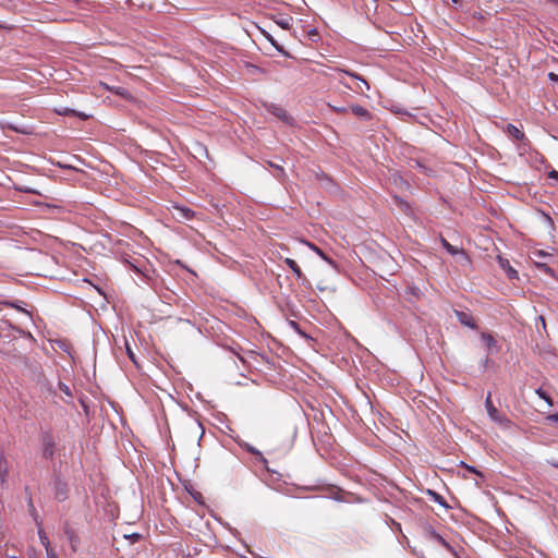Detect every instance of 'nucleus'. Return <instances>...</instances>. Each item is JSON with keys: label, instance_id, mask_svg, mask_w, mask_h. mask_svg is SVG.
Masks as SVG:
<instances>
[{"label": "nucleus", "instance_id": "f03ea898", "mask_svg": "<svg viewBox=\"0 0 558 558\" xmlns=\"http://www.w3.org/2000/svg\"><path fill=\"white\" fill-rule=\"evenodd\" d=\"M485 408L492 421L504 427L510 426V421L505 415H502L493 404L490 393H488V396L486 397Z\"/></svg>", "mask_w": 558, "mask_h": 558}, {"label": "nucleus", "instance_id": "423d86ee", "mask_svg": "<svg viewBox=\"0 0 558 558\" xmlns=\"http://www.w3.org/2000/svg\"><path fill=\"white\" fill-rule=\"evenodd\" d=\"M533 260L535 265L542 269L546 274H551L553 270L550 267L546 265V263L541 262V259L549 257V254L544 251H534L533 253Z\"/></svg>", "mask_w": 558, "mask_h": 558}, {"label": "nucleus", "instance_id": "c85d7f7f", "mask_svg": "<svg viewBox=\"0 0 558 558\" xmlns=\"http://www.w3.org/2000/svg\"><path fill=\"white\" fill-rule=\"evenodd\" d=\"M547 421H549L553 424L558 425V414H551L547 416Z\"/></svg>", "mask_w": 558, "mask_h": 558}, {"label": "nucleus", "instance_id": "6e6552de", "mask_svg": "<svg viewBox=\"0 0 558 558\" xmlns=\"http://www.w3.org/2000/svg\"><path fill=\"white\" fill-rule=\"evenodd\" d=\"M456 316H457L458 320L460 322V324H462L466 327H470L472 329L476 328V324H475L473 317L469 313H465L463 311H456Z\"/></svg>", "mask_w": 558, "mask_h": 558}, {"label": "nucleus", "instance_id": "4468645a", "mask_svg": "<svg viewBox=\"0 0 558 558\" xmlns=\"http://www.w3.org/2000/svg\"><path fill=\"white\" fill-rule=\"evenodd\" d=\"M263 34H264V36L266 37V39H267V40H268V41H269V43H270V44L276 48V50H277V51H279L280 53H282V54H283V56H286V57H290L289 52H288V51H286V50L283 49V47H282V46H280V45L276 41V39H275V38H274L269 33H267V32L263 31Z\"/></svg>", "mask_w": 558, "mask_h": 558}, {"label": "nucleus", "instance_id": "c9c22d12", "mask_svg": "<svg viewBox=\"0 0 558 558\" xmlns=\"http://www.w3.org/2000/svg\"><path fill=\"white\" fill-rule=\"evenodd\" d=\"M549 177H550V178L558 179V172L554 170V171H551V172L549 173Z\"/></svg>", "mask_w": 558, "mask_h": 558}, {"label": "nucleus", "instance_id": "e433bc0d", "mask_svg": "<svg viewBox=\"0 0 558 558\" xmlns=\"http://www.w3.org/2000/svg\"><path fill=\"white\" fill-rule=\"evenodd\" d=\"M488 362H489V360H488V357L486 356V357H485V360H484V362H483V366H484V367H486V366H487V364H488Z\"/></svg>", "mask_w": 558, "mask_h": 558}, {"label": "nucleus", "instance_id": "4c0bfd02", "mask_svg": "<svg viewBox=\"0 0 558 558\" xmlns=\"http://www.w3.org/2000/svg\"><path fill=\"white\" fill-rule=\"evenodd\" d=\"M550 1L558 5V0H550Z\"/></svg>", "mask_w": 558, "mask_h": 558}, {"label": "nucleus", "instance_id": "aec40b11", "mask_svg": "<svg viewBox=\"0 0 558 558\" xmlns=\"http://www.w3.org/2000/svg\"><path fill=\"white\" fill-rule=\"evenodd\" d=\"M38 536H39L40 542H41V544H43V546H44V547H49V546H51V545H50V542H49V539H48V537H47V535H46V533H45V531H44L43 529H39V530H38Z\"/></svg>", "mask_w": 558, "mask_h": 558}, {"label": "nucleus", "instance_id": "f8f14e48", "mask_svg": "<svg viewBox=\"0 0 558 558\" xmlns=\"http://www.w3.org/2000/svg\"><path fill=\"white\" fill-rule=\"evenodd\" d=\"M440 243L442 245V247L452 256L457 255V254H461L463 256H465V253L462 248H458L453 245H451L445 238L440 236Z\"/></svg>", "mask_w": 558, "mask_h": 558}, {"label": "nucleus", "instance_id": "58836bf2", "mask_svg": "<svg viewBox=\"0 0 558 558\" xmlns=\"http://www.w3.org/2000/svg\"><path fill=\"white\" fill-rule=\"evenodd\" d=\"M539 319H541V320L543 322V324L545 325V319H544V317H542V316H541V317H539Z\"/></svg>", "mask_w": 558, "mask_h": 558}, {"label": "nucleus", "instance_id": "f257e3e1", "mask_svg": "<svg viewBox=\"0 0 558 558\" xmlns=\"http://www.w3.org/2000/svg\"><path fill=\"white\" fill-rule=\"evenodd\" d=\"M41 452L45 459H53L57 441L51 432H43L40 435Z\"/></svg>", "mask_w": 558, "mask_h": 558}, {"label": "nucleus", "instance_id": "5701e85b", "mask_svg": "<svg viewBox=\"0 0 558 558\" xmlns=\"http://www.w3.org/2000/svg\"><path fill=\"white\" fill-rule=\"evenodd\" d=\"M328 107L336 113H347L349 110L347 107H338L331 104H328Z\"/></svg>", "mask_w": 558, "mask_h": 558}, {"label": "nucleus", "instance_id": "2eb2a0df", "mask_svg": "<svg viewBox=\"0 0 558 558\" xmlns=\"http://www.w3.org/2000/svg\"><path fill=\"white\" fill-rule=\"evenodd\" d=\"M105 88L111 93H114L116 95H119L123 98H128L130 97V93L128 92V89H125L124 87H121V86H109L107 84H104Z\"/></svg>", "mask_w": 558, "mask_h": 558}, {"label": "nucleus", "instance_id": "b1692460", "mask_svg": "<svg viewBox=\"0 0 558 558\" xmlns=\"http://www.w3.org/2000/svg\"><path fill=\"white\" fill-rule=\"evenodd\" d=\"M59 389L66 396L71 397L72 396V392H71V389L68 385H65L64 383H59Z\"/></svg>", "mask_w": 558, "mask_h": 558}, {"label": "nucleus", "instance_id": "9d476101", "mask_svg": "<svg viewBox=\"0 0 558 558\" xmlns=\"http://www.w3.org/2000/svg\"><path fill=\"white\" fill-rule=\"evenodd\" d=\"M506 132L509 136H511L515 141H524L525 140L524 133L513 124H508L506 126Z\"/></svg>", "mask_w": 558, "mask_h": 558}, {"label": "nucleus", "instance_id": "a19ab883", "mask_svg": "<svg viewBox=\"0 0 558 558\" xmlns=\"http://www.w3.org/2000/svg\"><path fill=\"white\" fill-rule=\"evenodd\" d=\"M453 2H458V0H452Z\"/></svg>", "mask_w": 558, "mask_h": 558}, {"label": "nucleus", "instance_id": "6ab92c4d", "mask_svg": "<svg viewBox=\"0 0 558 558\" xmlns=\"http://www.w3.org/2000/svg\"><path fill=\"white\" fill-rule=\"evenodd\" d=\"M289 325L290 327L295 331L298 332L301 337L305 338V339H310V337L306 335V332H304L301 328H300V325L294 322V320H290L289 322Z\"/></svg>", "mask_w": 558, "mask_h": 558}, {"label": "nucleus", "instance_id": "f3484780", "mask_svg": "<svg viewBox=\"0 0 558 558\" xmlns=\"http://www.w3.org/2000/svg\"><path fill=\"white\" fill-rule=\"evenodd\" d=\"M174 209L177 210L178 216L180 218L190 220L194 216V211L192 209L187 208V207H180V206H178V207H174Z\"/></svg>", "mask_w": 558, "mask_h": 558}, {"label": "nucleus", "instance_id": "f704fd0d", "mask_svg": "<svg viewBox=\"0 0 558 558\" xmlns=\"http://www.w3.org/2000/svg\"><path fill=\"white\" fill-rule=\"evenodd\" d=\"M66 534L69 535V538H70V541H71V543H72V545H73V548L75 549V547H74V538H73V534H72V533H70V531H66Z\"/></svg>", "mask_w": 558, "mask_h": 558}, {"label": "nucleus", "instance_id": "393cba45", "mask_svg": "<svg viewBox=\"0 0 558 558\" xmlns=\"http://www.w3.org/2000/svg\"><path fill=\"white\" fill-rule=\"evenodd\" d=\"M247 68L251 70V73H264V70L254 64H247Z\"/></svg>", "mask_w": 558, "mask_h": 558}, {"label": "nucleus", "instance_id": "cd10ccee", "mask_svg": "<svg viewBox=\"0 0 558 558\" xmlns=\"http://www.w3.org/2000/svg\"><path fill=\"white\" fill-rule=\"evenodd\" d=\"M57 112L59 114H65V116H70V114H74L75 111L73 109H69V108H64L63 110H57Z\"/></svg>", "mask_w": 558, "mask_h": 558}, {"label": "nucleus", "instance_id": "20e7f679", "mask_svg": "<svg viewBox=\"0 0 558 558\" xmlns=\"http://www.w3.org/2000/svg\"><path fill=\"white\" fill-rule=\"evenodd\" d=\"M266 109L269 113L280 119L283 123L293 125L294 119L282 107L270 104L266 106Z\"/></svg>", "mask_w": 558, "mask_h": 558}, {"label": "nucleus", "instance_id": "ea45409f", "mask_svg": "<svg viewBox=\"0 0 558 558\" xmlns=\"http://www.w3.org/2000/svg\"><path fill=\"white\" fill-rule=\"evenodd\" d=\"M553 465L558 469V463H553Z\"/></svg>", "mask_w": 558, "mask_h": 558}, {"label": "nucleus", "instance_id": "7ed1b4c3", "mask_svg": "<svg viewBox=\"0 0 558 558\" xmlns=\"http://www.w3.org/2000/svg\"><path fill=\"white\" fill-rule=\"evenodd\" d=\"M338 73L340 74H345L352 78H355L360 83L356 84L355 87H352L350 85H348L347 83H344L341 78H339V82L340 84H342L343 86L350 88V89H353L355 90L356 93H364L365 90H368L369 89V85L368 83L366 82L365 78H363L361 75H359L357 73L355 72H352V71H349V70H343V69H337L336 70Z\"/></svg>", "mask_w": 558, "mask_h": 558}, {"label": "nucleus", "instance_id": "39448f33", "mask_svg": "<svg viewBox=\"0 0 558 558\" xmlns=\"http://www.w3.org/2000/svg\"><path fill=\"white\" fill-rule=\"evenodd\" d=\"M284 263L293 271L295 277L302 282L303 286H306V287L310 286L308 279L304 276V274L302 272L301 268L299 267V265L296 264V262L294 259L286 258Z\"/></svg>", "mask_w": 558, "mask_h": 558}, {"label": "nucleus", "instance_id": "72a5a7b5", "mask_svg": "<svg viewBox=\"0 0 558 558\" xmlns=\"http://www.w3.org/2000/svg\"><path fill=\"white\" fill-rule=\"evenodd\" d=\"M247 450H248L250 452H252L253 454H258V456H260V452H259L258 450H256L255 448L251 447V446H250V447H247Z\"/></svg>", "mask_w": 558, "mask_h": 558}, {"label": "nucleus", "instance_id": "ddd939ff", "mask_svg": "<svg viewBox=\"0 0 558 558\" xmlns=\"http://www.w3.org/2000/svg\"><path fill=\"white\" fill-rule=\"evenodd\" d=\"M484 344L486 345L488 353H492L493 349L497 347V341L490 333L483 332L481 336Z\"/></svg>", "mask_w": 558, "mask_h": 558}, {"label": "nucleus", "instance_id": "412c9836", "mask_svg": "<svg viewBox=\"0 0 558 558\" xmlns=\"http://www.w3.org/2000/svg\"><path fill=\"white\" fill-rule=\"evenodd\" d=\"M310 246H311V247H312V248H313V250H314V251H315V252H316V253H317V254H318L323 259H325L327 263H329L330 265H332V264H333V262H332L330 258H328V257L325 255V253H324L320 248H318L316 245H314V244H310Z\"/></svg>", "mask_w": 558, "mask_h": 558}, {"label": "nucleus", "instance_id": "a878e982", "mask_svg": "<svg viewBox=\"0 0 558 558\" xmlns=\"http://www.w3.org/2000/svg\"><path fill=\"white\" fill-rule=\"evenodd\" d=\"M536 392H537V395H538L542 399H544L546 402H548L549 404H551V400H550V398L546 395V392H545V391H543L542 389H538Z\"/></svg>", "mask_w": 558, "mask_h": 558}, {"label": "nucleus", "instance_id": "1a4fd4ad", "mask_svg": "<svg viewBox=\"0 0 558 558\" xmlns=\"http://www.w3.org/2000/svg\"><path fill=\"white\" fill-rule=\"evenodd\" d=\"M350 110L352 111L353 114L363 120H369L372 118L371 112L360 105L350 106Z\"/></svg>", "mask_w": 558, "mask_h": 558}, {"label": "nucleus", "instance_id": "dca6fc26", "mask_svg": "<svg viewBox=\"0 0 558 558\" xmlns=\"http://www.w3.org/2000/svg\"><path fill=\"white\" fill-rule=\"evenodd\" d=\"M427 495L435 501L437 502L438 505H440L441 507L448 509L450 508L449 505L446 502L445 498L439 495L438 493L432 490V489H428L427 490Z\"/></svg>", "mask_w": 558, "mask_h": 558}, {"label": "nucleus", "instance_id": "2f4dec72", "mask_svg": "<svg viewBox=\"0 0 558 558\" xmlns=\"http://www.w3.org/2000/svg\"><path fill=\"white\" fill-rule=\"evenodd\" d=\"M465 468H466L469 471H471V472H473V473H475V474H477V475L482 476V474H481V473H480V472H478L474 466H470V465H466V464H465Z\"/></svg>", "mask_w": 558, "mask_h": 558}, {"label": "nucleus", "instance_id": "0eeeda50", "mask_svg": "<svg viewBox=\"0 0 558 558\" xmlns=\"http://www.w3.org/2000/svg\"><path fill=\"white\" fill-rule=\"evenodd\" d=\"M274 22L282 29H290L293 19L288 14H276L272 17Z\"/></svg>", "mask_w": 558, "mask_h": 558}, {"label": "nucleus", "instance_id": "7c9ffc66", "mask_svg": "<svg viewBox=\"0 0 558 558\" xmlns=\"http://www.w3.org/2000/svg\"><path fill=\"white\" fill-rule=\"evenodd\" d=\"M548 78L550 81H554V82H558V74L554 73V72H549L548 73Z\"/></svg>", "mask_w": 558, "mask_h": 558}, {"label": "nucleus", "instance_id": "4be33fe9", "mask_svg": "<svg viewBox=\"0 0 558 558\" xmlns=\"http://www.w3.org/2000/svg\"><path fill=\"white\" fill-rule=\"evenodd\" d=\"M395 202H396V204H397L398 206H400V208H401L402 210H404L405 213H408V210H409V205H408V203H405L403 199H401V198H400V197H398V196H396V197H395Z\"/></svg>", "mask_w": 558, "mask_h": 558}, {"label": "nucleus", "instance_id": "a211bd4d", "mask_svg": "<svg viewBox=\"0 0 558 558\" xmlns=\"http://www.w3.org/2000/svg\"><path fill=\"white\" fill-rule=\"evenodd\" d=\"M8 475V466L2 453H0V477L4 481Z\"/></svg>", "mask_w": 558, "mask_h": 558}, {"label": "nucleus", "instance_id": "c756f323", "mask_svg": "<svg viewBox=\"0 0 558 558\" xmlns=\"http://www.w3.org/2000/svg\"><path fill=\"white\" fill-rule=\"evenodd\" d=\"M126 352H128L129 357H130L133 362H135L134 353H133V351L131 350V348H130L128 344H126Z\"/></svg>", "mask_w": 558, "mask_h": 558}, {"label": "nucleus", "instance_id": "bb28decb", "mask_svg": "<svg viewBox=\"0 0 558 558\" xmlns=\"http://www.w3.org/2000/svg\"><path fill=\"white\" fill-rule=\"evenodd\" d=\"M47 558H57V555L51 546L45 547Z\"/></svg>", "mask_w": 558, "mask_h": 558}, {"label": "nucleus", "instance_id": "9b49d317", "mask_svg": "<svg viewBox=\"0 0 558 558\" xmlns=\"http://www.w3.org/2000/svg\"><path fill=\"white\" fill-rule=\"evenodd\" d=\"M499 264L509 279H518V271L510 265L509 260L500 258Z\"/></svg>", "mask_w": 558, "mask_h": 558}, {"label": "nucleus", "instance_id": "473e14b6", "mask_svg": "<svg viewBox=\"0 0 558 558\" xmlns=\"http://www.w3.org/2000/svg\"><path fill=\"white\" fill-rule=\"evenodd\" d=\"M436 538L439 541V543H441L444 546L446 547H449V544L440 536V535H437Z\"/></svg>", "mask_w": 558, "mask_h": 558}]
</instances>
